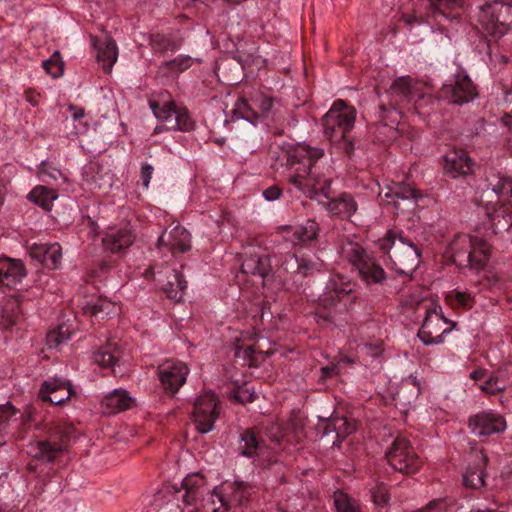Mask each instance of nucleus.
<instances>
[{
    "label": "nucleus",
    "instance_id": "obj_1",
    "mask_svg": "<svg viewBox=\"0 0 512 512\" xmlns=\"http://www.w3.org/2000/svg\"><path fill=\"white\" fill-rule=\"evenodd\" d=\"M324 150L299 143L285 151L288 181L298 190L318 200L329 213L350 218L357 210V203L349 193L331 197L329 167L324 169Z\"/></svg>",
    "mask_w": 512,
    "mask_h": 512
},
{
    "label": "nucleus",
    "instance_id": "obj_2",
    "mask_svg": "<svg viewBox=\"0 0 512 512\" xmlns=\"http://www.w3.org/2000/svg\"><path fill=\"white\" fill-rule=\"evenodd\" d=\"M388 96V107L384 103L379 105V123L388 130L387 137L392 139L397 135L396 126L400 119L397 108L411 102L421 106L425 99L424 85L409 76L399 77L390 86Z\"/></svg>",
    "mask_w": 512,
    "mask_h": 512
},
{
    "label": "nucleus",
    "instance_id": "obj_3",
    "mask_svg": "<svg viewBox=\"0 0 512 512\" xmlns=\"http://www.w3.org/2000/svg\"><path fill=\"white\" fill-rule=\"evenodd\" d=\"M381 251L388 255L395 271L404 276H412L420 263L421 252L417 244L403 236L402 232L389 231L380 240Z\"/></svg>",
    "mask_w": 512,
    "mask_h": 512
},
{
    "label": "nucleus",
    "instance_id": "obj_4",
    "mask_svg": "<svg viewBox=\"0 0 512 512\" xmlns=\"http://www.w3.org/2000/svg\"><path fill=\"white\" fill-rule=\"evenodd\" d=\"M478 29L487 41L488 55L492 56V43H497L506 35L512 24V5L492 1L479 8Z\"/></svg>",
    "mask_w": 512,
    "mask_h": 512
},
{
    "label": "nucleus",
    "instance_id": "obj_5",
    "mask_svg": "<svg viewBox=\"0 0 512 512\" xmlns=\"http://www.w3.org/2000/svg\"><path fill=\"white\" fill-rule=\"evenodd\" d=\"M356 111L353 107L346 105L343 100L333 103L330 110L322 118L325 136L330 142L339 145L347 155L354 150V145L348 138V133L354 126Z\"/></svg>",
    "mask_w": 512,
    "mask_h": 512
},
{
    "label": "nucleus",
    "instance_id": "obj_6",
    "mask_svg": "<svg viewBox=\"0 0 512 512\" xmlns=\"http://www.w3.org/2000/svg\"><path fill=\"white\" fill-rule=\"evenodd\" d=\"M166 493L173 497L176 502H182L184 506H196L199 502H204L203 507L206 512H211V504L208 501L210 487L203 475L192 473L187 475L181 482V485H171L166 487Z\"/></svg>",
    "mask_w": 512,
    "mask_h": 512
},
{
    "label": "nucleus",
    "instance_id": "obj_7",
    "mask_svg": "<svg viewBox=\"0 0 512 512\" xmlns=\"http://www.w3.org/2000/svg\"><path fill=\"white\" fill-rule=\"evenodd\" d=\"M253 492L252 486L243 482L224 483L215 488L208 498L211 512H237L236 509L248 502Z\"/></svg>",
    "mask_w": 512,
    "mask_h": 512
},
{
    "label": "nucleus",
    "instance_id": "obj_8",
    "mask_svg": "<svg viewBox=\"0 0 512 512\" xmlns=\"http://www.w3.org/2000/svg\"><path fill=\"white\" fill-rule=\"evenodd\" d=\"M343 256L355 267L367 284L382 283L385 271L358 243H348L343 247Z\"/></svg>",
    "mask_w": 512,
    "mask_h": 512
},
{
    "label": "nucleus",
    "instance_id": "obj_9",
    "mask_svg": "<svg viewBox=\"0 0 512 512\" xmlns=\"http://www.w3.org/2000/svg\"><path fill=\"white\" fill-rule=\"evenodd\" d=\"M388 464L404 474L416 473L422 465L410 442L404 437H397L385 452Z\"/></svg>",
    "mask_w": 512,
    "mask_h": 512
},
{
    "label": "nucleus",
    "instance_id": "obj_10",
    "mask_svg": "<svg viewBox=\"0 0 512 512\" xmlns=\"http://www.w3.org/2000/svg\"><path fill=\"white\" fill-rule=\"evenodd\" d=\"M220 414L217 396L213 392L200 395L192 412V419L198 432L205 434L214 428V423Z\"/></svg>",
    "mask_w": 512,
    "mask_h": 512
},
{
    "label": "nucleus",
    "instance_id": "obj_11",
    "mask_svg": "<svg viewBox=\"0 0 512 512\" xmlns=\"http://www.w3.org/2000/svg\"><path fill=\"white\" fill-rule=\"evenodd\" d=\"M158 377L166 394L173 396L186 382L189 369L180 361L167 360L158 366Z\"/></svg>",
    "mask_w": 512,
    "mask_h": 512
},
{
    "label": "nucleus",
    "instance_id": "obj_12",
    "mask_svg": "<svg viewBox=\"0 0 512 512\" xmlns=\"http://www.w3.org/2000/svg\"><path fill=\"white\" fill-rule=\"evenodd\" d=\"M476 96L475 85L469 76L463 72L455 75L454 83L444 84L439 90V98L459 105L472 101Z\"/></svg>",
    "mask_w": 512,
    "mask_h": 512
},
{
    "label": "nucleus",
    "instance_id": "obj_13",
    "mask_svg": "<svg viewBox=\"0 0 512 512\" xmlns=\"http://www.w3.org/2000/svg\"><path fill=\"white\" fill-rule=\"evenodd\" d=\"M274 102L275 98L262 96L256 100V106L259 108V111H255L252 104L242 98L236 102L233 113L237 118H241L252 124L257 123L260 118L274 120Z\"/></svg>",
    "mask_w": 512,
    "mask_h": 512
},
{
    "label": "nucleus",
    "instance_id": "obj_14",
    "mask_svg": "<svg viewBox=\"0 0 512 512\" xmlns=\"http://www.w3.org/2000/svg\"><path fill=\"white\" fill-rule=\"evenodd\" d=\"M486 190L484 194L493 203V196L497 204H512V179L499 172L491 170L486 175Z\"/></svg>",
    "mask_w": 512,
    "mask_h": 512
},
{
    "label": "nucleus",
    "instance_id": "obj_15",
    "mask_svg": "<svg viewBox=\"0 0 512 512\" xmlns=\"http://www.w3.org/2000/svg\"><path fill=\"white\" fill-rule=\"evenodd\" d=\"M469 428L476 436H488L501 433L506 428L505 419L494 413L481 412L469 418Z\"/></svg>",
    "mask_w": 512,
    "mask_h": 512
},
{
    "label": "nucleus",
    "instance_id": "obj_16",
    "mask_svg": "<svg viewBox=\"0 0 512 512\" xmlns=\"http://www.w3.org/2000/svg\"><path fill=\"white\" fill-rule=\"evenodd\" d=\"M469 465L463 474V485L470 489H480L485 485V468L487 456L481 450L471 451Z\"/></svg>",
    "mask_w": 512,
    "mask_h": 512
},
{
    "label": "nucleus",
    "instance_id": "obj_17",
    "mask_svg": "<svg viewBox=\"0 0 512 512\" xmlns=\"http://www.w3.org/2000/svg\"><path fill=\"white\" fill-rule=\"evenodd\" d=\"M72 395V385L69 381L54 377L44 381L39 390V397L55 405L69 400Z\"/></svg>",
    "mask_w": 512,
    "mask_h": 512
},
{
    "label": "nucleus",
    "instance_id": "obj_18",
    "mask_svg": "<svg viewBox=\"0 0 512 512\" xmlns=\"http://www.w3.org/2000/svg\"><path fill=\"white\" fill-rule=\"evenodd\" d=\"M158 247H166L172 254L190 250V233L182 226L165 229L158 239Z\"/></svg>",
    "mask_w": 512,
    "mask_h": 512
},
{
    "label": "nucleus",
    "instance_id": "obj_19",
    "mask_svg": "<svg viewBox=\"0 0 512 512\" xmlns=\"http://www.w3.org/2000/svg\"><path fill=\"white\" fill-rule=\"evenodd\" d=\"M441 320L446 322L443 315L441 314V307L431 305L426 309L425 318L421 328L418 331V337L425 345L440 344L443 342V334L448 333L449 330L445 329L441 334L433 336L437 333L434 330V323H439Z\"/></svg>",
    "mask_w": 512,
    "mask_h": 512
},
{
    "label": "nucleus",
    "instance_id": "obj_20",
    "mask_svg": "<svg viewBox=\"0 0 512 512\" xmlns=\"http://www.w3.org/2000/svg\"><path fill=\"white\" fill-rule=\"evenodd\" d=\"M134 231L125 226L123 228H109L102 239L103 246L112 253H119L130 247L135 241Z\"/></svg>",
    "mask_w": 512,
    "mask_h": 512
},
{
    "label": "nucleus",
    "instance_id": "obj_21",
    "mask_svg": "<svg viewBox=\"0 0 512 512\" xmlns=\"http://www.w3.org/2000/svg\"><path fill=\"white\" fill-rule=\"evenodd\" d=\"M444 160V171L452 178L467 176L472 172L473 162L467 152L462 149L448 152Z\"/></svg>",
    "mask_w": 512,
    "mask_h": 512
},
{
    "label": "nucleus",
    "instance_id": "obj_22",
    "mask_svg": "<svg viewBox=\"0 0 512 512\" xmlns=\"http://www.w3.org/2000/svg\"><path fill=\"white\" fill-rule=\"evenodd\" d=\"M355 287V283L347 276L341 274L332 275L327 282V292L321 298L324 305H334L343 296L350 294Z\"/></svg>",
    "mask_w": 512,
    "mask_h": 512
},
{
    "label": "nucleus",
    "instance_id": "obj_23",
    "mask_svg": "<svg viewBox=\"0 0 512 512\" xmlns=\"http://www.w3.org/2000/svg\"><path fill=\"white\" fill-rule=\"evenodd\" d=\"M30 255L49 269H56L61 264L62 248L58 243L35 244Z\"/></svg>",
    "mask_w": 512,
    "mask_h": 512
},
{
    "label": "nucleus",
    "instance_id": "obj_24",
    "mask_svg": "<svg viewBox=\"0 0 512 512\" xmlns=\"http://www.w3.org/2000/svg\"><path fill=\"white\" fill-rule=\"evenodd\" d=\"M473 244V238L465 234L457 235L449 244L447 255L457 266L464 268L469 265V253Z\"/></svg>",
    "mask_w": 512,
    "mask_h": 512
},
{
    "label": "nucleus",
    "instance_id": "obj_25",
    "mask_svg": "<svg viewBox=\"0 0 512 512\" xmlns=\"http://www.w3.org/2000/svg\"><path fill=\"white\" fill-rule=\"evenodd\" d=\"M264 447V440L251 428L240 433L238 452L241 456L252 458L258 456Z\"/></svg>",
    "mask_w": 512,
    "mask_h": 512
},
{
    "label": "nucleus",
    "instance_id": "obj_26",
    "mask_svg": "<svg viewBox=\"0 0 512 512\" xmlns=\"http://www.w3.org/2000/svg\"><path fill=\"white\" fill-rule=\"evenodd\" d=\"M271 270L270 259L267 255H249L241 264L242 273L259 276L263 280L269 276Z\"/></svg>",
    "mask_w": 512,
    "mask_h": 512
},
{
    "label": "nucleus",
    "instance_id": "obj_27",
    "mask_svg": "<svg viewBox=\"0 0 512 512\" xmlns=\"http://www.w3.org/2000/svg\"><path fill=\"white\" fill-rule=\"evenodd\" d=\"M498 208L488 209L493 234L508 231L512 225V204H499Z\"/></svg>",
    "mask_w": 512,
    "mask_h": 512
},
{
    "label": "nucleus",
    "instance_id": "obj_28",
    "mask_svg": "<svg viewBox=\"0 0 512 512\" xmlns=\"http://www.w3.org/2000/svg\"><path fill=\"white\" fill-rule=\"evenodd\" d=\"M490 258V246L480 238L474 237L473 244L469 253V265L466 267L480 271L485 268Z\"/></svg>",
    "mask_w": 512,
    "mask_h": 512
},
{
    "label": "nucleus",
    "instance_id": "obj_29",
    "mask_svg": "<svg viewBox=\"0 0 512 512\" xmlns=\"http://www.w3.org/2000/svg\"><path fill=\"white\" fill-rule=\"evenodd\" d=\"M133 399L128 392L122 389H115L102 400V405L108 413L116 414L129 409L132 406Z\"/></svg>",
    "mask_w": 512,
    "mask_h": 512
},
{
    "label": "nucleus",
    "instance_id": "obj_30",
    "mask_svg": "<svg viewBox=\"0 0 512 512\" xmlns=\"http://www.w3.org/2000/svg\"><path fill=\"white\" fill-rule=\"evenodd\" d=\"M167 282L162 284V290L168 298L178 302L182 299L183 291L187 287V282L183 275L172 269L166 273Z\"/></svg>",
    "mask_w": 512,
    "mask_h": 512
},
{
    "label": "nucleus",
    "instance_id": "obj_31",
    "mask_svg": "<svg viewBox=\"0 0 512 512\" xmlns=\"http://www.w3.org/2000/svg\"><path fill=\"white\" fill-rule=\"evenodd\" d=\"M21 314V301L16 295L9 296L3 306V314L0 320V328L8 330L19 320Z\"/></svg>",
    "mask_w": 512,
    "mask_h": 512
},
{
    "label": "nucleus",
    "instance_id": "obj_32",
    "mask_svg": "<svg viewBox=\"0 0 512 512\" xmlns=\"http://www.w3.org/2000/svg\"><path fill=\"white\" fill-rule=\"evenodd\" d=\"M121 351L116 342L108 341L94 355V361L103 368H113L119 360Z\"/></svg>",
    "mask_w": 512,
    "mask_h": 512
},
{
    "label": "nucleus",
    "instance_id": "obj_33",
    "mask_svg": "<svg viewBox=\"0 0 512 512\" xmlns=\"http://www.w3.org/2000/svg\"><path fill=\"white\" fill-rule=\"evenodd\" d=\"M461 5L462 0H429V10L433 17L442 16L451 21L459 18V13L453 11Z\"/></svg>",
    "mask_w": 512,
    "mask_h": 512
},
{
    "label": "nucleus",
    "instance_id": "obj_34",
    "mask_svg": "<svg viewBox=\"0 0 512 512\" xmlns=\"http://www.w3.org/2000/svg\"><path fill=\"white\" fill-rule=\"evenodd\" d=\"M118 57V50L114 40L106 39L102 46L98 47L97 61L105 72H110Z\"/></svg>",
    "mask_w": 512,
    "mask_h": 512
},
{
    "label": "nucleus",
    "instance_id": "obj_35",
    "mask_svg": "<svg viewBox=\"0 0 512 512\" xmlns=\"http://www.w3.org/2000/svg\"><path fill=\"white\" fill-rule=\"evenodd\" d=\"M420 393L419 383L416 377L409 376L402 380L399 389L395 394V400L400 403H410L415 400Z\"/></svg>",
    "mask_w": 512,
    "mask_h": 512
},
{
    "label": "nucleus",
    "instance_id": "obj_36",
    "mask_svg": "<svg viewBox=\"0 0 512 512\" xmlns=\"http://www.w3.org/2000/svg\"><path fill=\"white\" fill-rule=\"evenodd\" d=\"M83 310L87 315L104 318V316L114 314L116 306L113 302L99 297L91 302H87Z\"/></svg>",
    "mask_w": 512,
    "mask_h": 512
},
{
    "label": "nucleus",
    "instance_id": "obj_37",
    "mask_svg": "<svg viewBox=\"0 0 512 512\" xmlns=\"http://www.w3.org/2000/svg\"><path fill=\"white\" fill-rule=\"evenodd\" d=\"M296 262L297 273L302 277H307L315 272H319L324 266L323 261L315 254L296 257Z\"/></svg>",
    "mask_w": 512,
    "mask_h": 512
},
{
    "label": "nucleus",
    "instance_id": "obj_38",
    "mask_svg": "<svg viewBox=\"0 0 512 512\" xmlns=\"http://www.w3.org/2000/svg\"><path fill=\"white\" fill-rule=\"evenodd\" d=\"M57 197L56 191L47 189L44 186L35 187L29 194V199L46 211L51 210L53 201L57 199Z\"/></svg>",
    "mask_w": 512,
    "mask_h": 512
},
{
    "label": "nucleus",
    "instance_id": "obj_39",
    "mask_svg": "<svg viewBox=\"0 0 512 512\" xmlns=\"http://www.w3.org/2000/svg\"><path fill=\"white\" fill-rule=\"evenodd\" d=\"M193 59L188 55H179L173 60L162 63L159 71L164 75L179 74L192 66Z\"/></svg>",
    "mask_w": 512,
    "mask_h": 512
},
{
    "label": "nucleus",
    "instance_id": "obj_40",
    "mask_svg": "<svg viewBox=\"0 0 512 512\" xmlns=\"http://www.w3.org/2000/svg\"><path fill=\"white\" fill-rule=\"evenodd\" d=\"M177 107L178 105L174 101L165 102L163 105L156 101H150V108L153 114L157 119L166 123L168 127L173 123Z\"/></svg>",
    "mask_w": 512,
    "mask_h": 512
},
{
    "label": "nucleus",
    "instance_id": "obj_41",
    "mask_svg": "<svg viewBox=\"0 0 512 512\" xmlns=\"http://www.w3.org/2000/svg\"><path fill=\"white\" fill-rule=\"evenodd\" d=\"M318 233V223L313 219H308L303 224L294 228L293 237L300 242H307L315 240Z\"/></svg>",
    "mask_w": 512,
    "mask_h": 512
},
{
    "label": "nucleus",
    "instance_id": "obj_42",
    "mask_svg": "<svg viewBox=\"0 0 512 512\" xmlns=\"http://www.w3.org/2000/svg\"><path fill=\"white\" fill-rule=\"evenodd\" d=\"M421 197L418 190L414 189L408 196H404L402 200H395V203L391 204L396 214L410 215L414 212L417 201Z\"/></svg>",
    "mask_w": 512,
    "mask_h": 512
},
{
    "label": "nucleus",
    "instance_id": "obj_43",
    "mask_svg": "<svg viewBox=\"0 0 512 512\" xmlns=\"http://www.w3.org/2000/svg\"><path fill=\"white\" fill-rule=\"evenodd\" d=\"M64 450L62 443H51L49 441H41L37 444V452L35 457L44 462H52L56 455Z\"/></svg>",
    "mask_w": 512,
    "mask_h": 512
},
{
    "label": "nucleus",
    "instance_id": "obj_44",
    "mask_svg": "<svg viewBox=\"0 0 512 512\" xmlns=\"http://www.w3.org/2000/svg\"><path fill=\"white\" fill-rule=\"evenodd\" d=\"M150 45L155 52L176 51L180 47V43L163 34L152 35Z\"/></svg>",
    "mask_w": 512,
    "mask_h": 512
},
{
    "label": "nucleus",
    "instance_id": "obj_45",
    "mask_svg": "<svg viewBox=\"0 0 512 512\" xmlns=\"http://www.w3.org/2000/svg\"><path fill=\"white\" fill-rule=\"evenodd\" d=\"M415 188L410 184L402 182L394 183L392 186L387 187V191L384 193L383 198L389 205L395 203V200H402L404 196L413 191Z\"/></svg>",
    "mask_w": 512,
    "mask_h": 512
},
{
    "label": "nucleus",
    "instance_id": "obj_46",
    "mask_svg": "<svg viewBox=\"0 0 512 512\" xmlns=\"http://www.w3.org/2000/svg\"><path fill=\"white\" fill-rule=\"evenodd\" d=\"M193 128L194 121L190 117L188 110L185 107L178 106L173 123L169 126V129L188 132Z\"/></svg>",
    "mask_w": 512,
    "mask_h": 512
},
{
    "label": "nucleus",
    "instance_id": "obj_47",
    "mask_svg": "<svg viewBox=\"0 0 512 512\" xmlns=\"http://www.w3.org/2000/svg\"><path fill=\"white\" fill-rule=\"evenodd\" d=\"M42 66L54 78L60 77L64 72V63L58 51H55L49 59L43 61Z\"/></svg>",
    "mask_w": 512,
    "mask_h": 512
},
{
    "label": "nucleus",
    "instance_id": "obj_48",
    "mask_svg": "<svg viewBox=\"0 0 512 512\" xmlns=\"http://www.w3.org/2000/svg\"><path fill=\"white\" fill-rule=\"evenodd\" d=\"M9 266L4 273V278L6 281H11L12 283H17L22 280V278L26 275L25 267L20 260H12L8 259Z\"/></svg>",
    "mask_w": 512,
    "mask_h": 512
},
{
    "label": "nucleus",
    "instance_id": "obj_49",
    "mask_svg": "<svg viewBox=\"0 0 512 512\" xmlns=\"http://www.w3.org/2000/svg\"><path fill=\"white\" fill-rule=\"evenodd\" d=\"M506 384L496 374H490L487 378L479 384V388L487 394H496L503 391Z\"/></svg>",
    "mask_w": 512,
    "mask_h": 512
},
{
    "label": "nucleus",
    "instance_id": "obj_50",
    "mask_svg": "<svg viewBox=\"0 0 512 512\" xmlns=\"http://www.w3.org/2000/svg\"><path fill=\"white\" fill-rule=\"evenodd\" d=\"M337 421V434L335 436L336 440L332 442V445H338V443L346 438L348 435H350L352 432L355 431L356 426L353 422H350L345 417L336 416Z\"/></svg>",
    "mask_w": 512,
    "mask_h": 512
},
{
    "label": "nucleus",
    "instance_id": "obj_51",
    "mask_svg": "<svg viewBox=\"0 0 512 512\" xmlns=\"http://www.w3.org/2000/svg\"><path fill=\"white\" fill-rule=\"evenodd\" d=\"M69 329L65 326H59L56 330H53L47 334V345L49 348H57L60 344L66 342L69 339Z\"/></svg>",
    "mask_w": 512,
    "mask_h": 512
},
{
    "label": "nucleus",
    "instance_id": "obj_52",
    "mask_svg": "<svg viewBox=\"0 0 512 512\" xmlns=\"http://www.w3.org/2000/svg\"><path fill=\"white\" fill-rule=\"evenodd\" d=\"M318 434L321 437H327L330 434H337V421L336 416H330L327 418L319 417V423L317 425Z\"/></svg>",
    "mask_w": 512,
    "mask_h": 512
},
{
    "label": "nucleus",
    "instance_id": "obj_53",
    "mask_svg": "<svg viewBox=\"0 0 512 512\" xmlns=\"http://www.w3.org/2000/svg\"><path fill=\"white\" fill-rule=\"evenodd\" d=\"M335 506L337 512H360L359 507L349 499V497L342 493L335 494Z\"/></svg>",
    "mask_w": 512,
    "mask_h": 512
},
{
    "label": "nucleus",
    "instance_id": "obj_54",
    "mask_svg": "<svg viewBox=\"0 0 512 512\" xmlns=\"http://www.w3.org/2000/svg\"><path fill=\"white\" fill-rule=\"evenodd\" d=\"M17 414V410L10 402L0 405V435L6 429L9 421ZM5 442H0V446Z\"/></svg>",
    "mask_w": 512,
    "mask_h": 512
},
{
    "label": "nucleus",
    "instance_id": "obj_55",
    "mask_svg": "<svg viewBox=\"0 0 512 512\" xmlns=\"http://www.w3.org/2000/svg\"><path fill=\"white\" fill-rule=\"evenodd\" d=\"M233 398L241 404L253 402L256 399V393L247 385L239 386L232 394Z\"/></svg>",
    "mask_w": 512,
    "mask_h": 512
},
{
    "label": "nucleus",
    "instance_id": "obj_56",
    "mask_svg": "<svg viewBox=\"0 0 512 512\" xmlns=\"http://www.w3.org/2000/svg\"><path fill=\"white\" fill-rule=\"evenodd\" d=\"M269 308H266V303L264 301H257L255 303H250L249 308H247V313L256 321L257 319L263 320L266 315H271Z\"/></svg>",
    "mask_w": 512,
    "mask_h": 512
},
{
    "label": "nucleus",
    "instance_id": "obj_57",
    "mask_svg": "<svg viewBox=\"0 0 512 512\" xmlns=\"http://www.w3.org/2000/svg\"><path fill=\"white\" fill-rule=\"evenodd\" d=\"M372 498L376 505L383 506L389 501L388 488L384 484H380L372 492Z\"/></svg>",
    "mask_w": 512,
    "mask_h": 512
},
{
    "label": "nucleus",
    "instance_id": "obj_58",
    "mask_svg": "<svg viewBox=\"0 0 512 512\" xmlns=\"http://www.w3.org/2000/svg\"><path fill=\"white\" fill-rule=\"evenodd\" d=\"M254 349L252 346H246V347H238L235 352V356L237 358H242L245 361H248L249 366H253V355H254Z\"/></svg>",
    "mask_w": 512,
    "mask_h": 512
},
{
    "label": "nucleus",
    "instance_id": "obj_59",
    "mask_svg": "<svg viewBox=\"0 0 512 512\" xmlns=\"http://www.w3.org/2000/svg\"><path fill=\"white\" fill-rule=\"evenodd\" d=\"M447 505L442 499L431 501L424 509L419 512H446Z\"/></svg>",
    "mask_w": 512,
    "mask_h": 512
},
{
    "label": "nucleus",
    "instance_id": "obj_60",
    "mask_svg": "<svg viewBox=\"0 0 512 512\" xmlns=\"http://www.w3.org/2000/svg\"><path fill=\"white\" fill-rule=\"evenodd\" d=\"M153 171H154V168L148 163H144L141 167L140 177L142 180V184L145 188L149 187V183H150V179L152 177Z\"/></svg>",
    "mask_w": 512,
    "mask_h": 512
},
{
    "label": "nucleus",
    "instance_id": "obj_61",
    "mask_svg": "<svg viewBox=\"0 0 512 512\" xmlns=\"http://www.w3.org/2000/svg\"><path fill=\"white\" fill-rule=\"evenodd\" d=\"M455 300L456 303L463 308L471 307L473 303V298L466 292H456Z\"/></svg>",
    "mask_w": 512,
    "mask_h": 512
},
{
    "label": "nucleus",
    "instance_id": "obj_62",
    "mask_svg": "<svg viewBox=\"0 0 512 512\" xmlns=\"http://www.w3.org/2000/svg\"><path fill=\"white\" fill-rule=\"evenodd\" d=\"M263 196L268 201H274L281 196V189L278 186H271L263 191Z\"/></svg>",
    "mask_w": 512,
    "mask_h": 512
},
{
    "label": "nucleus",
    "instance_id": "obj_63",
    "mask_svg": "<svg viewBox=\"0 0 512 512\" xmlns=\"http://www.w3.org/2000/svg\"><path fill=\"white\" fill-rule=\"evenodd\" d=\"M337 367L335 365H329L321 368L320 380L325 381L328 377L333 376L336 373Z\"/></svg>",
    "mask_w": 512,
    "mask_h": 512
},
{
    "label": "nucleus",
    "instance_id": "obj_64",
    "mask_svg": "<svg viewBox=\"0 0 512 512\" xmlns=\"http://www.w3.org/2000/svg\"><path fill=\"white\" fill-rule=\"evenodd\" d=\"M69 108H70L71 111H73L72 118L74 120L81 119L84 116V114H85L83 108H78V107H75L73 105H70Z\"/></svg>",
    "mask_w": 512,
    "mask_h": 512
}]
</instances>
